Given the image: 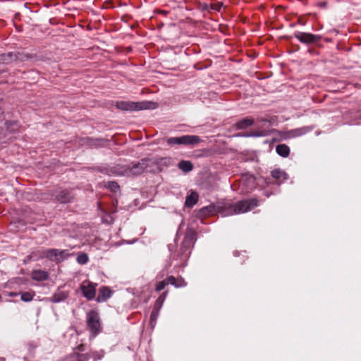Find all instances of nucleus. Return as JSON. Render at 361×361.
Wrapping results in <instances>:
<instances>
[{
	"label": "nucleus",
	"mask_w": 361,
	"mask_h": 361,
	"mask_svg": "<svg viewBox=\"0 0 361 361\" xmlns=\"http://www.w3.org/2000/svg\"><path fill=\"white\" fill-rule=\"evenodd\" d=\"M196 240L197 233L191 227H188L184 238L178 249L173 251V245H169V249L171 251V259L177 262L176 265L180 267L186 266Z\"/></svg>",
	"instance_id": "obj_1"
},
{
	"label": "nucleus",
	"mask_w": 361,
	"mask_h": 361,
	"mask_svg": "<svg viewBox=\"0 0 361 361\" xmlns=\"http://www.w3.org/2000/svg\"><path fill=\"white\" fill-rule=\"evenodd\" d=\"M258 200L255 198L241 200L235 204L230 202H222L218 203L217 212L224 216L249 212L257 207Z\"/></svg>",
	"instance_id": "obj_2"
},
{
	"label": "nucleus",
	"mask_w": 361,
	"mask_h": 361,
	"mask_svg": "<svg viewBox=\"0 0 361 361\" xmlns=\"http://www.w3.org/2000/svg\"><path fill=\"white\" fill-rule=\"evenodd\" d=\"M163 161H170L169 159L160 158V159H152V158H143L138 161L133 162L131 165L127 166V176H135L142 174L145 172L150 171L149 169L150 164H161Z\"/></svg>",
	"instance_id": "obj_3"
},
{
	"label": "nucleus",
	"mask_w": 361,
	"mask_h": 361,
	"mask_svg": "<svg viewBox=\"0 0 361 361\" xmlns=\"http://www.w3.org/2000/svg\"><path fill=\"white\" fill-rule=\"evenodd\" d=\"M158 104L151 101H142L138 102L120 101L116 103V107L122 111H140L145 109H154Z\"/></svg>",
	"instance_id": "obj_4"
},
{
	"label": "nucleus",
	"mask_w": 361,
	"mask_h": 361,
	"mask_svg": "<svg viewBox=\"0 0 361 361\" xmlns=\"http://www.w3.org/2000/svg\"><path fill=\"white\" fill-rule=\"evenodd\" d=\"M168 145L173 147L175 145H183L193 147L202 142L200 136L195 135H185L180 137H171L166 140Z\"/></svg>",
	"instance_id": "obj_5"
},
{
	"label": "nucleus",
	"mask_w": 361,
	"mask_h": 361,
	"mask_svg": "<svg viewBox=\"0 0 361 361\" xmlns=\"http://www.w3.org/2000/svg\"><path fill=\"white\" fill-rule=\"evenodd\" d=\"M87 324L93 336H97L101 331V325L99 314L91 310L87 314Z\"/></svg>",
	"instance_id": "obj_6"
},
{
	"label": "nucleus",
	"mask_w": 361,
	"mask_h": 361,
	"mask_svg": "<svg viewBox=\"0 0 361 361\" xmlns=\"http://www.w3.org/2000/svg\"><path fill=\"white\" fill-rule=\"evenodd\" d=\"M294 36L300 42L305 44H311L316 43L319 42L321 39V37L319 35L303 32H295L294 33Z\"/></svg>",
	"instance_id": "obj_7"
},
{
	"label": "nucleus",
	"mask_w": 361,
	"mask_h": 361,
	"mask_svg": "<svg viewBox=\"0 0 361 361\" xmlns=\"http://www.w3.org/2000/svg\"><path fill=\"white\" fill-rule=\"evenodd\" d=\"M54 198L57 202L61 204H67L73 200L75 198V194L73 193V190L64 189L56 192Z\"/></svg>",
	"instance_id": "obj_8"
},
{
	"label": "nucleus",
	"mask_w": 361,
	"mask_h": 361,
	"mask_svg": "<svg viewBox=\"0 0 361 361\" xmlns=\"http://www.w3.org/2000/svg\"><path fill=\"white\" fill-rule=\"evenodd\" d=\"M223 4L221 2L216 4L208 3L207 1H198V8L203 12L212 13L220 11Z\"/></svg>",
	"instance_id": "obj_9"
},
{
	"label": "nucleus",
	"mask_w": 361,
	"mask_h": 361,
	"mask_svg": "<svg viewBox=\"0 0 361 361\" xmlns=\"http://www.w3.org/2000/svg\"><path fill=\"white\" fill-rule=\"evenodd\" d=\"M80 288L83 296L85 297L88 300H91L94 298L96 288L93 283L87 282V284L85 285V282H83Z\"/></svg>",
	"instance_id": "obj_10"
},
{
	"label": "nucleus",
	"mask_w": 361,
	"mask_h": 361,
	"mask_svg": "<svg viewBox=\"0 0 361 361\" xmlns=\"http://www.w3.org/2000/svg\"><path fill=\"white\" fill-rule=\"evenodd\" d=\"M47 249L40 247L31 252V253L27 257V260L37 261L40 259L46 258Z\"/></svg>",
	"instance_id": "obj_11"
},
{
	"label": "nucleus",
	"mask_w": 361,
	"mask_h": 361,
	"mask_svg": "<svg viewBox=\"0 0 361 361\" xmlns=\"http://www.w3.org/2000/svg\"><path fill=\"white\" fill-rule=\"evenodd\" d=\"M271 176L276 180V183L280 185L284 180H287L288 174L280 169H276L271 172Z\"/></svg>",
	"instance_id": "obj_12"
},
{
	"label": "nucleus",
	"mask_w": 361,
	"mask_h": 361,
	"mask_svg": "<svg viewBox=\"0 0 361 361\" xmlns=\"http://www.w3.org/2000/svg\"><path fill=\"white\" fill-rule=\"evenodd\" d=\"M90 358V356L88 353L80 354L78 353H73L63 361H88Z\"/></svg>",
	"instance_id": "obj_13"
},
{
	"label": "nucleus",
	"mask_w": 361,
	"mask_h": 361,
	"mask_svg": "<svg viewBox=\"0 0 361 361\" xmlns=\"http://www.w3.org/2000/svg\"><path fill=\"white\" fill-rule=\"evenodd\" d=\"M68 296V293L66 291L57 290L53 295L49 298V301L51 302L58 303L64 301Z\"/></svg>",
	"instance_id": "obj_14"
},
{
	"label": "nucleus",
	"mask_w": 361,
	"mask_h": 361,
	"mask_svg": "<svg viewBox=\"0 0 361 361\" xmlns=\"http://www.w3.org/2000/svg\"><path fill=\"white\" fill-rule=\"evenodd\" d=\"M111 296V291L109 288L103 286L99 290V295L97 298L98 302L106 301Z\"/></svg>",
	"instance_id": "obj_15"
},
{
	"label": "nucleus",
	"mask_w": 361,
	"mask_h": 361,
	"mask_svg": "<svg viewBox=\"0 0 361 361\" xmlns=\"http://www.w3.org/2000/svg\"><path fill=\"white\" fill-rule=\"evenodd\" d=\"M216 213H218L217 206L214 204H210L209 206L204 207L199 211V214L201 216L214 215Z\"/></svg>",
	"instance_id": "obj_16"
},
{
	"label": "nucleus",
	"mask_w": 361,
	"mask_h": 361,
	"mask_svg": "<svg viewBox=\"0 0 361 361\" xmlns=\"http://www.w3.org/2000/svg\"><path fill=\"white\" fill-rule=\"evenodd\" d=\"M31 277L35 281H42L48 279L49 274L43 270H34L32 272Z\"/></svg>",
	"instance_id": "obj_17"
},
{
	"label": "nucleus",
	"mask_w": 361,
	"mask_h": 361,
	"mask_svg": "<svg viewBox=\"0 0 361 361\" xmlns=\"http://www.w3.org/2000/svg\"><path fill=\"white\" fill-rule=\"evenodd\" d=\"M14 60L15 61H26L28 60H31L36 57L35 55L29 54V53H24V52H20V51H16L14 52Z\"/></svg>",
	"instance_id": "obj_18"
},
{
	"label": "nucleus",
	"mask_w": 361,
	"mask_h": 361,
	"mask_svg": "<svg viewBox=\"0 0 361 361\" xmlns=\"http://www.w3.org/2000/svg\"><path fill=\"white\" fill-rule=\"evenodd\" d=\"M255 123V121L250 118H245L242 120H240L235 123V127L237 129L243 130L246 129L247 127L252 126Z\"/></svg>",
	"instance_id": "obj_19"
},
{
	"label": "nucleus",
	"mask_w": 361,
	"mask_h": 361,
	"mask_svg": "<svg viewBox=\"0 0 361 361\" xmlns=\"http://www.w3.org/2000/svg\"><path fill=\"white\" fill-rule=\"evenodd\" d=\"M269 134V131L268 130H266V129H260V130H256V131H254L252 133H240V134H238V136H241V137H264V136H267Z\"/></svg>",
	"instance_id": "obj_20"
},
{
	"label": "nucleus",
	"mask_w": 361,
	"mask_h": 361,
	"mask_svg": "<svg viewBox=\"0 0 361 361\" xmlns=\"http://www.w3.org/2000/svg\"><path fill=\"white\" fill-rule=\"evenodd\" d=\"M109 172L111 174L116 176H127V174H126V172H127V166L117 165L116 166L111 167L109 170Z\"/></svg>",
	"instance_id": "obj_21"
},
{
	"label": "nucleus",
	"mask_w": 361,
	"mask_h": 361,
	"mask_svg": "<svg viewBox=\"0 0 361 361\" xmlns=\"http://www.w3.org/2000/svg\"><path fill=\"white\" fill-rule=\"evenodd\" d=\"M178 167L184 173H188L193 169V164L190 161L181 160L178 164Z\"/></svg>",
	"instance_id": "obj_22"
},
{
	"label": "nucleus",
	"mask_w": 361,
	"mask_h": 361,
	"mask_svg": "<svg viewBox=\"0 0 361 361\" xmlns=\"http://www.w3.org/2000/svg\"><path fill=\"white\" fill-rule=\"evenodd\" d=\"M276 151L282 157H287L290 154V148L285 144H279L276 147Z\"/></svg>",
	"instance_id": "obj_23"
},
{
	"label": "nucleus",
	"mask_w": 361,
	"mask_h": 361,
	"mask_svg": "<svg viewBox=\"0 0 361 361\" xmlns=\"http://www.w3.org/2000/svg\"><path fill=\"white\" fill-rule=\"evenodd\" d=\"M198 200V195L196 192L192 191L190 195L186 197L185 205L188 207H193Z\"/></svg>",
	"instance_id": "obj_24"
},
{
	"label": "nucleus",
	"mask_w": 361,
	"mask_h": 361,
	"mask_svg": "<svg viewBox=\"0 0 361 361\" xmlns=\"http://www.w3.org/2000/svg\"><path fill=\"white\" fill-rule=\"evenodd\" d=\"M46 258L55 261L56 262H59V249H47L46 251Z\"/></svg>",
	"instance_id": "obj_25"
},
{
	"label": "nucleus",
	"mask_w": 361,
	"mask_h": 361,
	"mask_svg": "<svg viewBox=\"0 0 361 361\" xmlns=\"http://www.w3.org/2000/svg\"><path fill=\"white\" fill-rule=\"evenodd\" d=\"M14 52H8L7 54H3L0 55V61L3 63L8 64L14 60Z\"/></svg>",
	"instance_id": "obj_26"
},
{
	"label": "nucleus",
	"mask_w": 361,
	"mask_h": 361,
	"mask_svg": "<svg viewBox=\"0 0 361 361\" xmlns=\"http://www.w3.org/2000/svg\"><path fill=\"white\" fill-rule=\"evenodd\" d=\"M167 294H168V292L165 291L157 299V300L154 305V308L159 310H161Z\"/></svg>",
	"instance_id": "obj_27"
},
{
	"label": "nucleus",
	"mask_w": 361,
	"mask_h": 361,
	"mask_svg": "<svg viewBox=\"0 0 361 361\" xmlns=\"http://www.w3.org/2000/svg\"><path fill=\"white\" fill-rule=\"evenodd\" d=\"M104 186L113 192H116L120 190V186L116 181H108L104 184Z\"/></svg>",
	"instance_id": "obj_28"
},
{
	"label": "nucleus",
	"mask_w": 361,
	"mask_h": 361,
	"mask_svg": "<svg viewBox=\"0 0 361 361\" xmlns=\"http://www.w3.org/2000/svg\"><path fill=\"white\" fill-rule=\"evenodd\" d=\"M159 312V310H157V309H155L153 307V310L150 314V319H149V324L152 328H154V326L156 324V321L158 317Z\"/></svg>",
	"instance_id": "obj_29"
},
{
	"label": "nucleus",
	"mask_w": 361,
	"mask_h": 361,
	"mask_svg": "<svg viewBox=\"0 0 361 361\" xmlns=\"http://www.w3.org/2000/svg\"><path fill=\"white\" fill-rule=\"evenodd\" d=\"M88 260V255L84 252L80 253L76 259L77 262L80 264H85L87 263Z\"/></svg>",
	"instance_id": "obj_30"
},
{
	"label": "nucleus",
	"mask_w": 361,
	"mask_h": 361,
	"mask_svg": "<svg viewBox=\"0 0 361 361\" xmlns=\"http://www.w3.org/2000/svg\"><path fill=\"white\" fill-rule=\"evenodd\" d=\"M35 294L30 292H24L21 293V300L24 302H30L32 300Z\"/></svg>",
	"instance_id": "obj_31"
},
{
	"label": "nucleus",
	"mask_w": 361,
	"mask_h": 361,
	"mask_svg": "<svg viewBox=\"0 0 361 361\" xmlns=\"http://www.w3.org/2000/svg\"><path fill=\"white\" fill-rule=\"evenodd\" d=\"M187 283L182 277H179L176 279L175 287L176 288H182L186 286Z\"/></svg>",
	"instance_id": "obj_32"
},
{
	"label": "nucleus",
	"mask_w": 361,
	"mask_h": 361,
	"mask_svg": "<svg viewBox=\"0 0 361 361\" xmlns=\"http://www.w3.org/2000/svg\"><path fill=\"white\" fill-rule=\"evenodd\" d=\"M166 285L167 284L166 283L165 279L161 281H159L156 285L155 290L157 292H159V291L162 290L166 287Z\"/></svg>",
	"instance_id": "obj_33"
},
{
	"label": "nucleus",
	"mask_w": 361,
	"mask_h": 361,
	"mask_svg": "<svg viewBox=\"0 0 361 361\" xmlns=\"http://www.w3.org/2000/svg\"><path fill=\"white\" fill-rule=\"evenodd\" d=\"M310 129L307 127H304L302 128H298L295 130L294 131L296 133V135H302L310 131Z\"/></svg>",
	"instance_id": "obj_34"
},
{
	"label": "nucleus",
	"mask_w": 361,
	"mask_h": 361,
	"mask_svg": "<svg viewBox=\"0 0 361 361\" xmlns=\"http://www.w3.org/2000/svg\"><path fill=\"white\" fill-rule=\"evenodd\" d=\"M68 256V250H59V262L64 260Z\"/></svg>",
	"instance_id": "obj_35"
},
{
	"label": "nucleus",
	"mask_w": 361,
	"mask_h": 361,
	"mask_svg": "<svg viewBox=\"0 0 361 361\" xmlns=\"http://www.w3.org/2000/svg\"><path fill=\"white\" fill-rule=\"evenodd\" d=\"M173 10L175 11V14L178 15V13L184 15V11L187 10L186 7L183 8L182 6H178L177 8H173Z\"/></svg>",
	"instance_id": "obj_36"
},
{
	"label": "nucleus",
	"mask_w": 361,
	"mask_h": 361,
	"mask_svg": "<svg viewBox=\"0 0 361 361\" xmlns=\"http://www.w3.org/2000/svg\"><path fill=\"white\" fill-rule=\"evenodd\" d=\"M166 283L167 285L171 284L173 286H175L176 278H175L173 276H168L165 279Z\"/></svg>",
	"instance_id": "obj_37"
},
{
	"label": "nucleus",
	"mask_w": 361,
	"mask_h": 361,
	"mask_svg": "<svg viewBox=\"0 0 361 361\" xmlns=\"http://www.w3.org/2000/svg\"><path fill=\"white\" fill-rule=\"evenodd\" d=\"M271 121L267 118H259L257 120V126L258 128H260L262 127V125H260L261 123H270Z\"/></svg>",
	"instance_id": "obj_38"
},
{
	"label": "nucleus",
	"mask_w": 361,
	"mask_h": 361,
	"mask_svg": "<svg viewBox=\"0 0 361 361\" xmlns=\"http://www.w3.org/2000/svg\"><path fill=\"white\" fill-rule=\"evenodd\" d=\"M114 1H104V4L102 6V8H110V7H114Z\"/></svg>",
	"instance_id": "obj_39"
},
{
	"label": "nucleus",
	"mask_w": 361,
	"mask_h": 361,
	"mask_svg": "<svg viewBox=\"0 0 361 361\" xmlns=\"http://www.w3.org/2000/svg\"><path fill=\"white\" fill-rule=\"evenodd\" d=\"M317 6H318L321 9H324L327 7V3H326V1H322V2L318 3L317 4Z\"/></svg>",
	"instance_id": "obj_40"
},
{
	"label": "nucleus",
	"mask_w": 361,
	"mask_h": 361,
	"mask_svg": "<svg viewBox=\"0 0 361 361\" xmlns=\"http://www.w3.org/2000/svg\"><path fill=\"white\" fill-rule=\"evenodd\" d=\"M77 349L80 352H83L85 350V345L84 344H81L77 347Z\"/></svg>",
	"instance_id": "obj_41"
},
{
	"label": "nucleus",
	"mask_w": 361,
	"mask_h": 361,
	"mask_svg": "<svg viewBox=\"0 0 361 361\" xmlns=\"http://www.w3.org/2000/svg\"><path fill=\"white\" fill-rule=\"evenodd\" d=\"M160 12L164 13V14H166V13H169V11H165V10L161 11Z\"/></svg>",
	"instance_id": "obj_42"
},
{
	"label": "nucleus",
	"mask_w": 361,
	"mask_h": 361,
	"mask_svg": "<svg viewBox=\"0 0 361 361\" xmlns=\"http://www.w3.org/2000/svg\"><path fill=\"white\" fill-rule=\"evenodd\" d=\"M0 361H6V360L4 357H0Z\"/></svg>",
	"instance_id": "obj_43"
},
{
	"label": "nucleus",
	"mask_w": 361,
	"mask_h": 361,
	"mask_svg": "<svg viewBox=\"0 0 361 361\" xmlns=\"http://www.w3.org/2000/svg\"><path fill=\"white\" fill-rule=\"evenodd\" d=\"M238 251H235V252H234V255H235V256H237V254H238Z\"/></svg>",
	"instance_id": "obj_44"
},
{
	"label": "nucleus",
	"mask_w": 361,
	"mask_h": 361,
	"mask_svg": "<svg viewBox=\"0 0 361 361\" xmlns=\"http://www.w3.org/2000/svg\"><path fill=\"white\" fill-rule=\"evenodd\" d=\"M298 23H301V20H298Z\"/></svg>",
	"instance_id": "obj_45"
},
{
	"label": "nucleus",
	"mask_w": 361,
	"mask_h": 361,
	"mask_svg": "<svg viewBox=\"0 0 361 361\" xmlns=\"http://www.w3.org/2000/svg\"><path fill=\"white\" fill-rule=\"evenodd\" d=\"M24 6H25L27 8H28L27 7V4H24Z\"/></svg>",
	"instance_id": "obj_46"
},
{
	"label": "nucleus",
	"mask_w": 361,
	"mask_h": 361,
	"mask_svg": "<svg viewBox=\"0 0 361 361\" xmlns=\"http://www.w3.org/2000/svg\"><path fill=\"white\" fill-rule=\"evenodd\" d=\"M121 5H122V4H121V3L120 2V3L118 4V6H121Z\"/></svg>",
	"instance_id": "obj_47"
}]
</instances>
